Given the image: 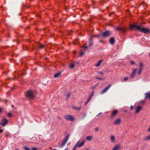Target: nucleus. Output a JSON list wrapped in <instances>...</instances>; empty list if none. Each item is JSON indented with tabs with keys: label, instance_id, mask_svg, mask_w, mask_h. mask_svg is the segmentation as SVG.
<instances>
[{
	"label": "nucleus",
	"instance_id": "ea45409f",
	"mask_svg": "<svg viewBox=\"0 0 150 150\" xmlns=\"http://www.w3.org/2000/svg\"><path fill=\"white\" fill-rule=\"evenodd\" d=\"M130 63L132 65H133L134 64V62L133 61H130Z\"/></svg>",
	"mask_w": 150,
	"mask_h": 150
},
{
	"label": "nucleus",
	"instance_id": "864d4df0",
	"mask_svg": "<svg viewBox=\"0 0 150 150\" xmlns=\"http://www.w3.org/2000/svg\"><path fill=\"white\" fill-rule=\"evenodd\" d=\"M93 93H94L93 92H92L91 93V94H93Z\"/></svg>",
	"mask_w": 150,
	"mask_h": 150
},
{
	"label": "nucleus",
	"instance_id": "052dcab7",
	"mask_svg": "<svg viewBox=\"0 0 150 150\" xmlns=\"http://www.w3.org/2000/svg\"><path fill=\"white\" fill-rule=\"evenodd\" d=\"M15 150H18L17 149H16Z\"/></svg>",
	"mask_w": 150,
	"mask_h": 150
},
{
	"label": "nucleus",
	"instance_id": "393cba45",
	"mask_svg": "<svg viewBox=\"0 0 150 150\" xmlns=\"http://www.w3.org/2000/svg\"><path fill=\"white\" fill-rule=\"evenodd\" d=\"M34 92L33 91L30 90L29 91H27V93L26 94H33Z\"/></svg>",
	"mask_w": 150,
	"mask_h": 150
},
{
	"label": "nucleus",
	"instance_id": "a878e982",
	"mask_svg": "<svg viewBox=\"0 0 150 150\" xmlns=\"http://www.w3.org/2000/svg\"><path fill=\"white\" fill-rule=\"evenodd\" d=\"M38 46L39 47L40 49H42L43 48V47L44 46V45H42L40 43L39 44Z\"/></svg>",
	"mask_w": 150,
	"mask_h": 150
},
{
	"label": "nucleus",
	"instance_id": "473e14b6",
	"mask_svg": "<svg viewBox=\"0 0 150 150\" xmlns=\"http://www.w3.org/2000/svg\"><path fill=\"white\" fill-rule=\"evenodd\" d=\"M74 65L73 64H71L70 66V68H74Z\"/></svg>",
	"mask_w": 150,
	"mask_h": 150
},
{
	"label": "nucleus",
	"instance_id": "412c9836",
	"mask_svg": "<svg viewBox=\"0 0 150 150\" xmlns=\"http://www.w3.org/2000/svg\"><path fill=\"white\" fill-rule=\"evenodd\" d=\"M143 64L142 62H140L139 65V69H142L143 67Z\"/></svg>",
	"mask_w": 150,
	"mask_h": 150
},
{
	"label": "nucleus",
	"instance_id": "c85d7f7f",
	"mask_svg": "<svg viewBox=\"0 0 150 150\" xmlns=\"http://www.w3.org/2000/svg\"><path fill=\"white\" fill-rule=\"evenodd\" d=\"M142 69H139V70L138 72V74L139 75H140L142 73Z\"/></svg>",
	"mask_w": 150,
	"mask_h": 150
},
{
	"label": "nucleus",
	"instance_id": "79ce46f5",
	"mask_svg": "<svg viewBox=\"0 0 150 150\" xmlns=\"http://www.w3.org/2000/svg\"><path fill=\"white\" fill-rule=\"evenodd\" d=\"M102 112H100V113H99L97 115H96V116L98 117V116H99V115L102 114Z\"/></svg>",
	"mask_w": 150,
	"mask_h": 150
},
{
	"label": "nucleus",
	"instance_id": "4d7b16f0",
	"mask_svg": "<svg viewBox=\"0 0 150 150\" xmlns=\"http://www.w3.org/2000/svg\"><path fill=\"white\" fill-rule=\"evenodd\" d=\"M12 107H13V105H12Z\"/></svg>",
	"mask_w": 150,
	"mask_h": 150
},
{
	"label": "nucleus",
	"instance_id": "cd10ccee",
	"mask_svg": "<svg viewBox=\"0 0 150 150\" xmlns=\"http://www.w3.org/2000/svg\"><path fill=\"white\" fill-rule=\"evenodd\" d=\"M78 144H77V143H76V145L74 146L73 149V150H76V147H78Z\"/></svg>",
	"mask_w": 150,
	"mask_h": 150
},
{
	"label": "nucleus",
	"instance_id": "e433bc0d",
	"mask_svg": "<svg viewBox=\"0 0 150 150\" xmlns=\"http://www.w3.org/2000/svg\"><path fill=\"white\" fill-rule=\"evenodd\" d=\"M8 117H11L12 116V114L11 113H8Z\"/></svg>",
	"mask_w": 150,
	"mask_h": 150
},
{
	"label": "nucleus",
	"instance_id": "c756f323",
	"mask_svg": "<svg viewBox=\"0 0 150 150\" xmlns=\"http://www.w3.org/2000/svg\"><path fill=\"white\" fill-rule=\"evenodd\" d=\"M101 35L100 34H98V35H93L91 37H92V38L94 37H98Z\"/></svg>",
	"mask_w": 150,
	"mask_h": 150
},
{
	"label": "nucleus",
	"instance_id": "4be33fe9",
	"mask_svg": "<svg viewBox=\"0 0 150 150\" xmlns=\"http://www.w3.org/2000/svg\"><path fill=\"white\" fill-rule=\"evenodd\" d=\"M110 140L112 142H114L115 141V137L113 135H112L111 136Z\"/></svg>",
	"mask_w": 150,
	"mask_h": 150
},
{
	"label": "nucleus",
	"instance_id": "20e7f679",
	"mask_svg": "<svg viewBox=\"0 0 150 150\" xmlns=\"http://www.w3.org/2000/svg\"><path fill=\"white\" fill-rule=\"evenodd\" d=\"M81 139L80 140H79L77 142V144H78V147H80L82 146L85 143L86 140L85 139L83 140L81 143H80V142L81 141Z\"/></svg>",
	"mask_w": 150,
	"mask_h": 150
},
{
	"label": "nucleus",
	"instance_id": "9d476101",
	"mask_svg": "<svg viewBox=\"0 0 150 150\" xmlns=\"http://www.w3.org/2000/svg\"><path fill=\"white\" fill-rule=\"evenodd\" d=\"M142 107L140 106L139 105L137 106L136 107V110L135 111V113L136 114L138 113L142 109Z\"/></svg>",
	"mask_w": 150,
	"mask_h": 150
},
{
	"label": "nucleus",
	"instance_id": "a19ab883",
	"mask_svg": "<svg viewBox=\"0 0 150 150\" xmlns=\"http://www.w3.org/2000/svg\"><path fill=\"white\" fill-rule=\"evenodd\" d=\"M70 94H67V98H69L70 97Z\"/></svg>",
	"mask_w": 150,
	"mask_h": 150
},
{
	"label": "nucleus",
	"instance_id": "a211bd4d",
	"mask_svg": "<svg viewBox=\"0 0 150 150\" xmlns=\"http://www.w3.org/2000/svg\"><path fill=\"white\" fill-rule=\"evenodd\" d=\"M102 61V60H99L97 63V64L95 65L96 67H98L100 66L101 65Z\"/></svg>",
	"mask_w": 150,
	"mask_h": 150
},
{
	"label": "nucleus",
	"instance_id": "5701e85b",
	"mask_svg": "<svg viewBox=\"0 0 150 150\" xmlns=\"http://www.w3.org/2000/svg\"><path fill=\"white\" fill-rule=\"evenodd\" d=\"M72 108L75 109H76L78 110H80L81 108V107H72Z\"/></svg>",
	"mask_w": 150,
	"mask_h": 150
},
{
	"label": "nucleus",
	"instance_id": "7ed1b4c3",
	"mask_svg": "<svg viewBox=\"0 0 150 150\" xmlns=\"http://www.w3.org/2000/svg\"><path fill=\"white\" fill-rule=\"evenodd\" d=\"M8 122V120L4 118L1 120V122H0V125L3 127H4L7 124Z\"/></svg>",
	"mask_w": 150,
	"mask_h": 150
},
{
	"label": "nucleus",
	"instance_id": "bf43d9fd",
	"mask_svg": "<svg viewBox=\"0 0 150 150\" xmlns=\"http://www.w3.org/2000/svg\"><path fill=\"white\" fill-rule=\"evenodd\" d=\"M74 54H76V53H74Z\"/></svg>",
	"mask_w": 150,
	"mask_h": 150
},
{
	"label": "nucleus",
	"instance_id": "37998d69",
	"mask_svg": "<svg viewBox=\"0 0 150 150\" xmlns=\"http://www.w3.org/2000/svg\"><path fill=\"white\" fill-rule=\"evenodd\" d=\"M98 73L101 74H103V73L101 71H98Z\"/></svg>",
	"mask_w": 150,
	"mask_h": 150
},
{
	"label": "nucleus",
	"instance_id": "2eb2a0df",
	"mask_svg": "<svg viewBox=\"0 0 150 150\" xmlns=\"http://www.w3.org/2000/svg\"><path fill=\"white\" fill-rule=\"evenodd\" d=\"M93 94H92L91 95H90L89 96V97H88L87 100L86 102L85 103V105H86L90 101L93 95Z\"/></svg>",
	"mask_w": 150,
	"mask_h": 150
},
{
	"label": "nucleus",
	"instance_id": "f8f14e48",
	"mask_svg": "<svg viewBox=\"0 0 150 150\" xmlns=\"http://www.w3.org/2000/svg\"><path fill=\"white\" fill-rule=\"evenodd\" d=\"M111 85H110L106 86L102 91V93H104L106 92L110 88Z\"/></svg>",
	"mask_w": 150,
	"mask_h": 150
},
{
	"label": "nucleus",
	"instance_id": "8fccbe9b",
	"mask_svg": "<svg viewBox=\"0 0 150 150\" xmlns=\"http://www.w3.org/2000/svg\"><path fill=\"white\" fill-rule=\"evenodd\" d=\"M2 110L1 109V108H0V113H1V112H2Z\"/></svg>",
	"mask_w": 150,
	"mask_h": 150
},
{
	"label": "nucleus",
	"instance_id": "49530a36",
	"mask_svg": "<svg viewBox=\"0 0 150 150\" xmlns=\"http://www.w3.org/2000/svg\"><path fill=\"white\" fill-rule=\"evenodd\" d=\"M83 48H84L85 50H86L87 48V46H84L83 47Z\"/></svg>",
	"mask_w": 150,
	"mask_h": 150
},
{
	"label": "nucleus",
	"instance_id": "423d86ee",
	"mask_svg": "<svg viewBox=\"0 0 150 150\" xmlns=\"http://www.w3.org/2000/svg\"><path fill=\"white\" fill-rule=\"evenodd\" d=\"M137 71V69H134L132 74L130 75L129 76L130 79H133L135 76V74Z\"/></svg>",
	"mask_w": 150,
	"mask_h": 150
},
{
	"label": "nucleus",
	"instance_id": "72a5a7b5",
	"mask_svg": "<svg viewBox=\"0 0 150 150\" xmlns=\"http://www.w3.org/2000/svg\"><path fill=\"white\" fill-rule=\"evenodd\" d=\"M24 149L25 150H30V149L29 148L27 147H26V146H24Z\"/></svg>",
	"mask_w": 150,
	"mask_h": 150
},
{
	"label": "nucleus",
	"instance_id": "6ab92c4d",
	"mask_svg": "<svg viewBox=\"0 0 150 150\" xmlns=\"http://www.w3.org/2000/svg\"><path fill=\"white\" fill-rule=\"evenodd\" d=\"M116 30L117 31H124V29L122 28L121 27H117L116 28Z\"/></svg>",
	"mask_w": 150,
	"mask_h": 150
},
{
	"label": "nucleus",
	"instance_id": "58836bf2",
	"mask_svg": "<svg viewBox=\"0 0 150 150\" xmlns=\"http://www.w3.org/2000/svg\"><path fill=\"white\" fill-rule=\"evenodd\" d=\"M128 79V77H125L124 78V80L125 81H126Z\"/></svg>",
	"mask_w": 150,
	"mask_h": 150
},
{
	"label": "nucleus",
	"instance_id": "f3484780",
	"mask_svg": "<svg viewBox=\"0 0 150 150\" xmlns=\"http://www.w3.org/2000/svg\"><path fill=\"white\" fill-rule=\"evenodd\" d=\"M110 42L111 44H113L115 43V39L113 38H111L110 39Z\"/></svg>",
	"mask_w": 150,
	"mask_h": 150
},
{
	"label": "nucleus",
	"instance_id": "b1692460",
	"mask_svg": "<svg viewBox=\"0 0 150 150\" xmlns=\"http://www.w3.org/2000/svg\"><path fill=\"white\" fill-rule=\"evenodd\" d=\"M92 136H88V137H87L86 138V139L88 141H90L92 139Z\"/></svg>",
	"mask_w": 150,
	"mask_h": 150
},
{
	"label": "nucleus",
	"instance_id": "7c9ffc66",
	"mask_svg": "<svg viewBox=\"0 0 150 150\" xmlns=\"http://www.w3.org/2000/svg\"><path fill=\"white\" fill-rule=\"evenodd\" d=\"M150 139V135L144 139V140H147Z\"/></svg>",
	"mask_w": 150,
	"mask_h": 150
},
{
	"label": "nucleus",
	"instance_id": "bb28decb",
	"mask_svg": "<svg viewBox=\"0 0 150 150\" xmlns=\"http://www.w3.org/2000/svg\"><path fill=\"white\" fill-rule=\"evenodd\" d=\"M78 144H77V143H76V145L74 146L73 149V150H76V147H78Z\"/></svg>",
	"mask_w": 150,
	"mask_h": 150
},
{
	"label": "nucleus",
	"instance_id": "9b49d317",
	"mask_svg": "<svg viewBox=\"0 0 150 150\" xmlns=\"http://www.w3.org/2000/svg\"><path fill=\"white\" fill-rule=\"evenodd\" d=\"M69 134H67V135L65 137L64 140L62 142L66 144V143L68 141V140L69 137Z\"/></svg>",
	"mask_w": 150,
	"mask_h": 150
},
{
	"label": "nucleus",
	"instance_id": "aec40b11",
	"mask_svg": "<svg viewBox=\"0 0 150 150\" xmlns=\"http://www.w3.org/2000/svg\"><path fill=\"white\" fill-rule=\"evenodd\" d=\"M60 74H61V73H60V72L56 73V74H54V77L56 78L59 77L60 76Z\"/></svg>",
	"mask_w": 150,
	"mask_h": 150
},
{
	"label": "nucleus",
	"instance_id": "0eeeda50",
	"mask_svg": "<svg viewBox=\"0 0 150 150\" xmlns=\"http://www.w3.org/2000/svg\"><path fill=\"white\" fill-rule=\"evenodd\" d=\"M26 97L28 100H32L33 99L34 96V94H26Z\"/></svg>",
	"mask_w": 150,
	"mask_h": 150
},
{
	"label": "nucleus",
	"instance_id": "1a4fd4ad",
	"mask_svg": "<svg viewBox=\"0 0 150 150\" xmlns=\"http://www.w3.org/2000/svg\"><path fill=\"white\" fill-rule=\"evenodd\" d=\"M121 122V119L120 118H118L114 121L113 124L115 125H118Z\"/></svg>",
	"mask_w": 150,
	"mask_h": 150
},
{
	"label": "nucleus",
	"instance_id": "de8ad7c7",
	"mask_svg": "<svg viewBox=\"0 0 150 150\" xmlns=\"http://www.w3.org/2000/svg\"><path fill=\"white\" fill-rule=\"evenodd\" d=\"M98 127L96 128L95 130L96 131H97L98 130Z\"/></svg>",
	"mask_w": 150,
	"mask_h": 150
},
{
	"label": "nucleus",
	"instance_id": "c03bdc74",
	"mask_svg": "<svg viewBox=\"0 0 150 150\" xmlns=\"http://www.w3.org/2000/svg\"><path fill=\"white\" fill-rule=\"evenodd\" d=\"M32 149L33 150H37V148H32Z\"/></svg>",
	"mask_w": 150,
	"mask_h": 150
},
{
	"label": "nucleus",
	"instance_id": "4c0bfd02",
	"mask_svg": "<svg viewBox=\"0 0 150 150\" xmlns=\"http://www.w3.org/2000/svg\"><path fill=\"white\" fill-rule=\"evenodd\" d=\"M65 144H64V143H63V142L62 143L61 145V146H60V147H62L63 146L65 145Z\"/></svg>",
	"mask_w": 150,
	"mask_h": 150
},
{
	"label": "nucleus",
	"instance_id": "a18cd8bd",
	"mask_svg": "<svg viewBox=\"0 0 150 150\" xmlns=\"http://www.w3.org/2000/svg\"><path fill=\"white\" fill-rule=\"evenodd\" d=\"M133 106L132 105H131L130 106V109L131 110H132L133 109Z\"/></svg>",
	"mask_w": 150,
	"mask_h": 150
},
{
	"label": "nucleus",
	"instance_id": "603ef678",
	"mask_svg": "<svg viewBox=\"0 0 150 150\" xmlns=\"http://www.w3.org/2000/svg\"><path fill=\"white\" fill-rule=\"evenodd\" d=\"M64 150H68V149L67 148H66Z\"/></svg>",
	"mask_w": 150,
	"mask_h": 150
},
{
	"label": "nucleus",
	"instance_id": "c9c22d12",
	"mask_svg": "<svg viewBox=\"0 0 150 150\" xmlns=\"http://www.w3.org/2000/svg\"><path fill=\"white\" fill-rule=\"evenodd\" d=\"M96 79H98L100 80H103L104 79L103 78H100V77H96Z\"/></svg>",
	"mask_w": 150,
	"mask_h": 150
},
{
	"label": "nucleus",
	"instance_id": "f03ea898",
	"mask_svg": "<svg viewBox=\"0 0 150 150\" xmlns=\"http://www.w3.org/2000/svg\"><path fill=\"white\" fill-rule=\"evenodd\" d=\"M110 35V32L109 30L106 31L105 32L102 33L101 34V35L105 38L109 36Z\"/></svg>",
	"mask_w": 150,
	"mask_h": 150
},
{
	"label": "nucleus",
	"instance_id": "09e8293b",
	"mask_svg": "<svg viewBox=\"0 0 150 150\" xmlns=\"http://www.w3.org/2000/svg\"><path fill=\"white\" fill-rule=\"evenodd\" d=\"M3 132V130L0 129V133H2Z\"/></svg>",
	"mask_w": 150,
	"mask_h": 150
},
{
	"label": "nucleus",
	"instance_id": "6e6552de",
	"mask_svg": "<svg viewBox=\"0 0 150 150\" xmlns=\"http://www.w3.org/2000/svg\"><path fill=\"white\" fill-rule=\"evenodd\" d=\"M118 113V110H115L110 115V117L111 118H113L114 117H115Z\"/></svg>",
	"mask_w": 150,
	"mask_h": 150
},
{
	"label": "nucleus",
	"instance_id": "2f4dec72",
	"mask_svg": "<svg viewBox=\"0 0 150 150\" xmlns=\"http://www.w3.org/2000/svg\"><path fill=\"white\" fill-rule=\"evenodd\" d=\"M146 95L145 97H148L149 98L150 101V94H145Z\"/></svg>",
	"mask_w": 150,
	"mask_h": 150
},
{
	"label": "nucleus",
	"instance_id": "f704fd0d",
	"mask_svg": "<svg viewBox=\"0 0 150 150\" xmlns=\"http://www.w3.org/2000/svg\"><path fill=\"white\" fill-rule=\"evenodd\" d=\"M84 53L83 52H81L80 53V56H82L84 54Z\"/></svg>",
	"mask_w": 150,
	"mask_h": 150
},
{
	"label": "nucleus",
	"instance_id": "39448f33",
	"mask_svg": "<svg viewBox=\"0 0 150 150\" xmlns=\"http://www.w3.org/2000/svg\"><path fill=\"white\" fill-rule=\"evenodd\" d=\"M64 117L65 119L67 120L72 121L74 120V118L70 115H65Z\"/></svg>",
	"mask_w": 150,
	"mask_h": 150
},
{
	"label": "nucleus",
	"instance_id": "5fc2aeb1",
	"mask_svg": "<svg viewBox=\"0 0 150 150\" xmlns=\"http://www.w3.org/2000/svg\"><path fill=\"white\" fill-rule=\"evenodd\" d=\"M146 94H150V93H146Z\"/></svg>",
	"mask_w": 150,
	"mask_h": 150
},
{
	"label": "nucleus",
	"instance_id": "13d9d810",
	"mask_svg": "<svg viewBox=\"0 0 150 150\" xmlns=\"http://www.w3.org/2000/svg\"><path fill=\"white\" fill-rule=\"evenodd\" d=\"M149 55L150 56V53L149 54Z\"/></svg>",
	"mask_w": 150,
	"mask_h": 150
},
{
	"label": "nucleus",
	"instance_id": "3c124183",
	"mask_svg": "<svg viewBox=\"0 0 150 150\" xmlns=\"http://www.w3.org/2000/svg\"><path fill=\"white\" fill-rule=\"evenodd\" d=\"M148 131V132H150V127H149V128Z\"/></svg>",
	"mask_w": 150,
	"mask_h": 150
},
{
	"label": "nucleus",
	"instance_id": "ddd939ff",
	"mask_svg": "<svg viewBox=\"0 0 150 150\" xmlns=\"http://www.w3.org/2000/svg\"><path fill=\"white\" fill-rule=\"evenodd\" d=\"M120 144H117L115 146L112 150H118L120 149Z\"/></svg>",
	"mask_w": 150,
	"mask_h": 150
},
{
	"label": "nucleus",
	"instance_id": "6e6d98bb",
	"mask_svg": "<svg viewBox=\"0 0 150 150\" xmlns=\"http://www.w3.org/2000/svg\"><path fill=\"white\" fill-rule=\"evenodd\" d=\"M7 101V100H5V102H6Z\"/></svg>",
	"mask_w": 150,
	"mask_h": 150
},
{
	"label": "nucleus",
	"instance_id": "dca6fc26",
	"mask_svg": "<svg viewBox=\"0 0 150 150\" xmlns=\"http://www.w3.org/2000/svg\"><path fill=\"white\" fill-rule=\"evenodd\" d=\"M145 100H141L139 101L138 102V104H141V105H143L145 104Z\"/></svg>",
	"mask_w": 150,
	"mask_h": 150
},
{
	"label": "nucleus",
	"instance_id": "4468645a",
	"mask_svg": "<svg viewBox=\"0 0 150 150\" xmlns=\"http://www.w3.org/2000/svg\"><path fill=\"white\" fill-rule=\"evenodd\" d=\"M89 45L90 46H92L93 44V40L92 37H90L89 38Z\"/></svg>",
	"mask_w": 150,
	"mask_h": 150
},
{
	"label": "nucleus",
	"instance_id": "f257e3e1",
	"mask_svg": "<svg viewBox=\"0 0 150 150\" xmlns=\"http://www.w3.org/2000/svg\"><path fill=\"white\" fill-rule=\"evenodd\" d=\"M130 27V29L132 30H136L144 34H147L150 32V29L147 28H141V25H139L131 24Z\"/></svg>",
	"mask_w": 150,
	"mask_h": 150
}]
</instances>
